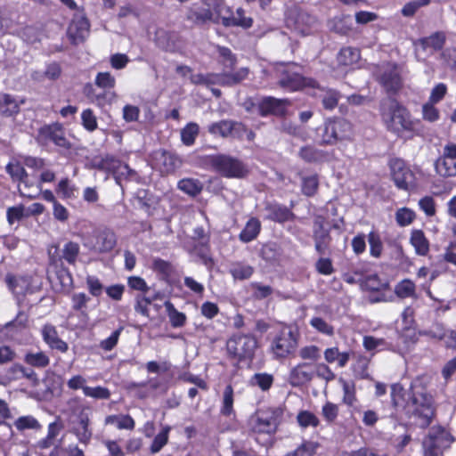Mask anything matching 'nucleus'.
<instances>
[{"instance_id": "obj_1", "label": "nucleus", "mask_w": 456, "mask_h": 456, "mask_svg": "<svg viewBox=\"0 0 456 456\" xmlns=\"http://www.w3.org/2000/svg\"><path fill=\"white\" fill-rule=\"evenodd\" d=\"M379 114L386 129L402 137L405 134L411 136L417 133L419 120H414L410 110L395 98L384 101L379 106Z\"/></svg>"}, {"instance_id": "obj_2", "label": "nucleus", "mask_w": 456, "mask_h": 456, "mask_svg": "<svg viewBox=\"0 0 456 456\" xmlns=\"http://www.w3.org/2000/svg\"><path fill=\"white\" fill-rule=\"evenodd\" d=\"M260 348V342L252 333H232L225 342V357L237 370L250 368Z\"/></svg>"}, {"instance_id": "obj_3", "label": "nucleus", "mask_w": 456, "mask_h": 456, "mask_svg": "<svg viewBox=\"0 0 456 456\" xmlns=\"http://www.w3.org/2000/svg\"><path fill=\"white\" fill-rule=\"evenodd\" d=\"M407 406L411 408L410 418L414 419L417 427L426 429L430 426L436 416V408L434 396L425 387L411 388Z\"/></svg>"}, {"instance_id": "obj_4", "label": "nucleus", "mask_w": 456, "mask_h": 456, "mask_svg": "<svg viewBox=\"0 0 456 456\" xmlns=\"http://www.w3.org/2000/svg\"><path fill=\"white\" fill-rule=\"evenodd\" d=\"M320 146H335L352 142L354 136L353 124L342 117H330L316 129Z\"/></svg>"}, {"instance_id": "obj_5", "label": "nucleus", "mask_w": 456, "mask_h": 456, "mask_svg": "<svg viewBox=\"0 0 456 456\" xmlns=\"http://www.w3.org/2000/svg\"><path fill=\"white\" fill-rule=\"evenodd\" d=\"M211 168L222 177L243 179L249 174L248 167L241 159L229 154H213L208 156Z\"/></svg>"}, {"instance_id": "obj_6", "label": "nucleus", "mask_w": 456, "mask_h": 456, "mask_svg": "<svg viewBox=\"0 0 456 456\" xmlns=\"http://www.w3.org/2000/svg\"><path fill=\"white\" fill-rule=\"evenodd\" d=\"M299 335L291 330H281L271 340L269 352L273 359L284 361L294 357L298 347Z\"/></svg>"}, {"instance_id": "obj_7", "label": "nucleus", "mask_w": 456, "mask_h": 456, "mask_svg": "<svg viewBox=\"0 0 456 456\" xmlns=\"http://www.w3.org/2000/svg\"><path fill=\"white\" fill-rule=\"evenodd\" d=\"M91 165L94 168L111 175L116 183L121 185L123 180H129L135 175V171L123 163L119 159L111 154L96 156L92 159Z\"/></svg>"}, {"instance_id": "obj_8", "label": "nucleus", "mask_w": 456, "mask_h": 456, "mask_svg": "<svg viewBox=\"0 0 456 456\" xmlns=\"http://www.w3.org/2000/svg\"><path fill=\"white\" fill-rule=\"evenodd\" d=\"M283 417V410L281 407H269L257 411L256 418L251 425L254 434L274 435Z\"/></svg>"}, {"instance_id": "obj_9", "label": "nucleus", "mask_w": 456, "mask_h": 456, "mask_svg": "<svg viewBox=\"0 0 456 456\" xmlns=\"http://www.w3.org/2000/svg\"><path fill=\"white\" fill-rule=\"evenodd\" d=\"M390 175L395 185L405 191L417 187V177L411 166L401 158H393L388 161Z\"/></svg>"}, {"instance_id": "obj_10", "label": "nucleus", "mask_w": 456, "mask_h": 456, "mask_svg": "<svg viewBox=\"0 0 456 456\" xmlns=\"http://www.w3.org/2000/svg\"><path fill=\"white\" fill-rule=\"evenodd\" d=\"M37 142L41 146H48L53 143L56 147L69 151L72 143L65 135V128L59 122L45 124L38 128L36 136Z\"/></svg>"}, {"instance_id": "obj_11", "label": "nucleus", "mask_w": 456, "mask_h": 456, "mask_svg": "<svg viewBox=\"0 0 456 456\" xmlns=\"http://www.w3.org/2000/svg\"><path fill=\"white\" fill-rule=\"evenodd\" d=\"M80 254V246L77 242L69 240L66 242L61 249V255L50 254L49 264L55 268H59L57 271L58 278L61 283L62 278L66 275L69 281L72 280L71 274L68 268L64 267L63 261H66L69 265H75Z\"/></svg>"}, {"instance_id": "obj_12", "label": "nucleus", "mask_w": 456, "mask_h": 456, "mask_svg": "<svg viewBox=\"0 0 456 456\" xmlns=\"http://www.w3.org/2000/svg\"><path fill=\"white\" fill-rule=\"evenodd\" d=\"M278 84L288 92H297L305 88H321L320 83L315 78L305 77L297 72H284Z\"/></svg>"}, {"instance_id": "obj_13", "label": "nucleus", "mask_w": 456, "mask_h": 456, "mask_svg": "<svg viewBox=\"0 0 456 456\" xmlns=\"http://www.w3.org/2000/svg\"><path fill=\"white\" fill-rule=\"evenodd\" d=\"M249 74L248 68H240L234 72L207 73L205 74L204 86H210L219 85L221 86H233L245 80Z\"/></svg>"}, {"instance_id": "obj_14", "label": "nucleus", "mask_w": 456, "mask_h": 456, "mask_svg": "<svg viewBox=\"0 0 456 456\" xmlns=\"http://www.w3.org/2000/svg\"><path fill=\"white\" fill-rule=\"evenodd\" d=\"M291 102L289 99H278L273 96H265L257 102V113L260 117L265 118L274 116L284 118L288 113V107Z\"/></svg>"}, {"instance_id": "obj_15", "label": "nucleus", "mask_w": 456, "mask_h": 456, "mask_svg": "<svg viewBox=\"0 0 456 456\" xmlns=\"http://www.w3.org/2000/svg\"><path fill=\"white\" fill-rule=\"evenodd\" d=\"M313 240L315 251L320 256L330 253L332 237L330 230L325 227V218L322 216H318L314 220Z\"/></svg>"}, {"instance_id": "obj_16", "label": "nucleus", "mask_w": 456, "mask_h": 456, "mask_svg": "<svg viewBox=\"0 0 456 456\" xmlns=\"http://www.w3.org/2000/svg\"><path fill=\"white\" fill-rule=\"evenodd\" d=\"M185 20L191 27L202 28L209 23H218V18L215 17L210 8L193 4L186 10Z\"/></svg>"}, {"instance_id": "obj_17", "label": "nucleus", "mask_w": 456, "mask_h": 456, "mask_svg": "<svg viewBox=\"0 0 456 456\" xmlns=\"http://www.w3.org/2000/svg\"><path fill=\"white\" fill-rule=\"evenodd\" d=\"M288 22L297 32L305 36L311 32L313 27L317 22V19L302 9H297L290 12L288 17Z\"/></svg>"}, {"instance_id": "obj_18", "label": "nucleus", "mask_w": 456, "mask_h": 456, "mask_svg": "<svg viewBox=\"0 0 456 456\" xmlns=\"http://www.w3.org/2000/svg\"><path fill=\"white\" fill-rule=\"evenodd\" d=\"M40 333L43 341L52 351L61 354H65L69 351V344L60 338L57 328L53 324H44Z\"/></svg>"}, {"instance_id": "obj_19", "label": "nucleus", "mask_w": 456, "mask_h": 456, "mask_svg": "<svg viewBox=\"0 0 456 456\" xmlns=\"http://www.w3.org/2000/svg\"><path fill=\"white\" fill-rule=\"evenodd\" d=\"M362 287L368 292L377 294V296L371 299L372 302L386 301V292L390 290L389 282L380 279L376 273L366 276L362 282Z\"/></svg>"}, {"instance_id": "obj_20", "label": "nucleus", "mask_w": 456, "mask_h": 456, "mask_svg": "<svg viewBox=\"0 0 456 456\" xmlns=\"http://www.w3.org/2000/svg\"><path fill=\"white\" fill-rule=\"evenodd\" d=\"M379 83L387 94H397L403 87V79L397 65L394 64L390 69L384 70L379 78Z\"/></svg>"}, {"instance_id": "obj_21", "label": "nucleus", "mask_w": 456, "mask_h": 456, "mask_svg": "<svg viewBox=\"0 0 456 456\" xmlns=\"http://www.w3.org/2000/svg\"><path fill=\"white\" fill-rule=\"evenodd\" d=\"M314 377V371L307 362L297 363L289 373L288 381L293 387H299L310 383Z\"/></svg>"}, {"instance_id": "obj_22", "label": "nucleus", "mask_w": 456, "mask_h": 456, "mask_svg": "<svg viewBox=\"0 0 456 456\" xmlns=\"http://www.w3.org/2000/svg\"><path fill=\"white\" fill-rule=\"evenodd\" d=\"M155 160L158 162L162 174H174L183 164L182 159L175 153L161 149L155 152Z\"/></svg>"}, {"instance_id": "obj_23", "label": "nucleus", "mask_w": 456, "mask_h": 456, "mask_svg": "<svg viewBox=\"0 0 456 456\" xmlns=\"http://www.w3.org/2000/svg\"><path fill=\"white\" fill-rule=\"evenodd\" d=\"M90 22L85 13L78 12L73 15V18L68 28L69 37L73 40H84L88 35Z\"/></svg>"}, {"instance_id": "obj_24", "label": "nucleus", "mask_w": 456, "mask_h": 456, "mask_svg": "<svg viewBox=\"0 0 456 456\" xmlns=\"http://www.w3.org/2000/svg\"><path fill=\"white\" fill-rule=\"evenodd\" d=\"M265 210L267 212V219L275 223L284 224L296 218L291 208L278 202H267Z\"/></svg>"}, {"instance_id": "obj_25", "label": "nucleus", "mask_w": 456, "mask_h": 456, "mask_svg": "<svg viewBox=\"0 0 456 456\" xmlns=\"http://www.w3.org/2000/svg\"><path fill=\"white\" fill-rule=\"evenodd\" d=\"M94 249L99 253L110 252L117 245L116 233L110 228L98 229L94 233Z\"/></svg>"}, {"instance_id": "obj_26", "label": "nucleus", "mask_w": 456, "mask_h": 456, "mask_svg": "<svg viewBox=\"0 0 456 456\" xmlns=\"http://www.w3.org/2000/svg\"><path fill=\"white\" fill-rule=\"evenodd\" d=\"M424 440L435 444L444 451L454 441L452 434L444 427L437 425L431 428Z\"/></svg>"}, {"instance_id": "obj_27", "label": "nucleus", "mask_w": 456, "mask_h": 456, "mask_svg": "<svg viewBox=\"0 0 456 456\" xmlns=\"http://www.w3.org/2000/svg\"><path fill=\"white\" fill-rule=\"evenodd\" d=\"M297 156L307 164H321L328 160V152L313 144L302 146L298 151Z\"/></svg>"}, {"instance_id": "obj_28", "label": "nucleus", "mask_w": 456, "mask_h": 456, "mask_svg": "<svg viewBox=\"0 0 456 456\" xmlns=\"http://www.w3.org/2000/svg\"><path fill=\"white\" fill-rule=\"evenodd\" d=\"M219 414L230 420L236 418V411L234 409V389L232 384H228L223 391Z\"/></svg>"}, {"instance_id": "obj_29", "label": "nucleus", "mask_w": 456, "mask_h": 456, "mask_svg": "<svg viewBox=\"0 0 456 456\" xmlns=\"http://www.w3.org/2000/svg\"><path fill=\"white\" fill-rule=\"evenodd\" d=\"M410 244L414 248L418 256H426L429 253V240L420 229H413L411 232Z\"/></svg>"}, {"instance_id": "obj_30", "label": "nucleus", "mask_w": 456, "mask_h": 456, "mask_svg": "<svg viewBox=\"0 0 456 456\" xmlns=\"http://www.w3.org/2000/svg\"><path fill=\"white\" fill-rule=\"evenodd\" d=\"M152 270L157 273L159 279L168 285H174L172 275L175 273L173 265L162 258H156L152 262Z\"/></svg>"}, {"instance_id": "obj_31", "label": "nucleus", "mask_w": 456, "mask_h": 456, "mask_svg": "<svg viewBox=\"0 0 456 456\" xmlns=\"http://www.w3.org/2000/svg\"><path fill=\"white\" fill-rule=\"evenodd\" d=\"M90 419L86 413L81 411L78 415L77 426L74 428V434L81 444H88L93 433L89 428Z\"/></svg>"}, {"instance_id": "obj_32", "label": "nucleus", "mask_w": 456, "mask_h": 456, "mask_svg": "<svg viewBox=\"0 0 456 456\" xmlns=\"http://www.w3.org/2000/svg\"><path fill=\"white\" fill-rule=\"evenodd\" d=\"M261 222L257 217H250L239 234V240L243 243H248L257 238L261 232Z\"/></svg>"}, {"instance_id": "obj_33", "label": "nucleus", "mask_w": 456, "mask_h": 456, "mask_svg": "<svg viewBox=\"0 0 456 456\" xmlns=\"http://www.w3.org/2000/svg\"><path fill=\"white\" fill-rule=\"evenodd\" d=\"M341 382L343 389L342 403L351 410L352 413L359 412L360 410L356 406L358 398L356 396V387L354 382H347L343 379H341Z\"/></svg>"}, {"instance_id": "obj_34", "label": "nucleus", "mask_w": 456, "mask_h": 456, "mask_svg": "<svg viewBox=\"0 0 456 456\" xmlns=\"http://www.w3.org/2000/svg\"><path fill=\"white\" fill-rule=\"evenodd\" d=\"M5 171L10 175L12 182L23 183L26 187L28 186V175L20 161L15 159L11 160L6 165Z\"/></svg>"}, {"instance_id": "obj_35", "label": "nucleus", "mask_w": 456, "mask_h": 456, "mask_svg": "<svg viewBox=\"0 0 456 456\" xmlns=\"http://www.w3.org/2000/svg\"><path fill=\"white\" fill-rule=\"evenodd\" d=\"M222 24L224 27H241L243 28H249L253 25V20L245 15V11L240 7L236 10V15L231 17H223Z\"/></svg>"}, {"instance_id": "obj_36", "label": "nucleus", "mask_w": 456, "mask_h": 456, "mask_svg": "<svg viewBox=\"0 0 456 456\" xmlns=\"http://www.w3.org/2000/svg\"><path fill=\"white\" fill-rule=\"evenodd\" d=\"M446 37L443 31H436L429 37L419 39V44L423 50L431 49L435 52L442 50L445 45Z\"/></svg>"}, {"instance_id": "obj_37", "label": "nucleus", "mask_w": 456, "mask_h": 456, "mask_svg": "<svg viewBox=\"0 0 456 456\" xmlns=\"http://www.w3.org/2000/svg\"><path fill=\"white\" fill-rule=\"evenodd\" d=\"M168 316L170 325L173 328H182L186 324L187 316L184 313L178 311L175 305L168 299L163 304Z\"/></svg>"}, {"instance_id": "obj_38", "label": "nucleus", "mask_w": 456, "mask_h": 456, "mask_svg": "<svg viewBox=\"0 0 456 456\" xmlns=\"http://www.w3.org/2000/svg\"><path fill=\"white\" fill-rule=\"evenodd\" d=\"M435 169L443 177L456 176V159L441 156L435 162Z\"/></svg>"}, {"instance_id": "obj_39", "label": "nucleus", "mask_w": 456, "mask_h": 456, "mask_svg": "<svg viewBox=\"0 0 456 456\" xmlns=\"http://www.w3.org/2000/svg\"><path fill=\"white\" fill-rule=\"evenodd\" d=\"M105 425H115L118 429L134 430V419L129 414H112L105 418Z\"/></svg>"}, {"instance_id": "obj_40", "label": "nucleus", "mask_w": 456, "mask_h": 456, "mask_svg": "<svg viewBox=\"0 0 456 456\" xmlns=\"http://www.w3.org/2000/svg\"><path fill=\"white\" fill-rule=\"evenodd\" d=\"M323 355L327 363H333L337 362L339 368H344L350 359V353L339 352L338 346L326 348Z\"/></svg>"}, {"instance_id": "obj_41", "label": "nucleus", "mask_w": 456, "mask_h": 456, "mask_svg": "<svg viewBox=\"0 0 456 456\" xmlns=\"http://www.w3.org/2000/svg\"><path fill=\"white\" fill-rule=\"evenodd\" d=\"M259 255L265 262L275 264L278 263L281 258V250L276 242L269 241L263 244Z\"/></svg>"}, {"instance_id": "obj_42", "label": "nucleus", "mask_w": 456, "mask_h": 456, "mask_svg": "<svg viewBox=\"0 0 456 456\" xmlns=\"http://www.w3.org/2000/svg\"><path fill=\"white\" fill-rule=\"evenodd\" d=\"M367 240L370 247V256L373 258H380L384 250V243L379 232L371 230L367 234Z\"/></svg>"}, {"instance_id": "obj_43", "label": "nucleus", "mask_w": 456, "mask_h": 456, "mask_svg": "<svg viewBox=\"0 0 456 456\" xmlns=\"http://www.w3.org/2000/svg\"><path fill=\"white\" fill-rule=\"evenodd\" d=\"M254 267L244 262L232 264L229 273L234 280L243 281L249 279L254 273Z\"/></svg>"}, {"instance_id": "obj_44", "label": "nucleus", "mask_w": 456, "mask_h": 456, "mask_svg": "<svg viewBox=\"0 0 456 456\" xmlns=\"http://www.w3.org/2000/svg\"><path fill=\"white\" fill-rule=\"evenodd\" d=\"M56 193L62 200H71L76 198L77 187L69 180V177L61 178L55 188Z\"/></svg>"}, {"instance_id": "obj_45", "label": "nucleus", "mask_w": 456, "mask_h": 456, "mask_svg": "<svg viewBox=\"0 0 456 456\" xmlns=\"http://www.w3.org/2000/svg\"><path fill=\"white\" fill-rule=\"evenodd\" d=\"M274 377L271 373L257 372L255 373L249 379V384L252 387L260 388L263 392H267L273 387Z\"/></svg>"}, {"instance_id": "obj_46", "label": "nucleus", "mask_w": 456, "mask_h": 456, "mask_svg": "<svg viewBox=\"0 0 456 456\" xmlns=\"http://www.w3.org/2000/svg\"><path fill=\"white\" fill-rule=\"evenodd\" d=\"M24 362L31 367L44 369L50 364V358L43 351L37 353L28 352L24 356Z\"/></svg>"}, {"instance_id": "obj_47", "label": "nucleus", "mask_w": 456, "mask_h": 456, "mask_svg": "<svg viewBox=\"0 0 456 456\" xmlns=\"http://www.w3.org/2000/svg\"><path fill=\"white\" fill-rule=\"evenodd\" d=\"M177 188L183 192L195 197L201 192L203 186L198 179L183 178L178 182Z\"/></svg>"}, {"instance_id": "obj_48", "label": "nucleus", "mask_w": 456, "mask_h": 456, "mask_svg": "<svg viewBox=\"0 0 456 456\" xmlns=\"http://www.w3.org/2000/svg\"><path fill=\"white\" fill-rule=\"evenodd\" d=\"M360 59V51L357 48L347 46L340 49L338 54V61L343 66H350Z\"/></svg>"}, {"instance_id": "obj_49", "label": "nucleus", "mask_w": 456, "mask_h": 456, "mask_svg": "<svg viewBox=\"0 0 456 456\" xmlns=\"http://www.w3.org/2000/svg\"><path fill=\"white\" fill-rule=\"evenodd\" d=\"M395 294L402 299L416 297V285L410 279H403L395 287Z\"/></svg>"}, {"instance_id": "obj_50", "label": "nucleus", "mask_w": 456, "mask_h": 456, "mask_svg": "<svg viewBox=\"0 0 456 456\" xmlns=\"http://www.w3.org/2000/svg\"><path fill=\"white\" fill-rule=\"evenodd\" d=\"M200 134V126L195 122H189L181 130V141L185 146H191L195 143Z\"/></svg>"}, {"instance_id": "obj_51", "label": "nucleus", "mask_w": 456, "mask_h": 456, "mask_svg": "<svg viewBox=\"0 0 456 456\" xmlns=\"http://www.w3.org/2000/svg\"><path fill=\"white\" fill-rule=\"evenodd\" d=\"M319 189L318 175H312L302 177L301 192L306 197H314Z\"/></svg>"}, {"instance_id": "obj_52", "label": "nucleus", "mask_w": 456, "mask_h": 456, "mask_svg": "<svg viewBox=\"0 0 456 456\" xmlns=\"http://www.w3.org/2000/svg\"><path fill=\"white\" fill-rule=\"evenodd\" d=\"M331 31L342 35L346 36L350 33L352 30V25L349 22V16L348 15H343L340 17H335L330 21Z\"/></svg>"}, {"instance_id": "obj_53", "label": "nucleus", "mask_w": 456, "mask_h": 456, "mask_svg": "<svg viewBox=\"0 0 456 456\" xmlns=\"http://www.w3.org/2000/svg\"><path fill=\"white\" fill-rule=\"evenodd\" d=\"M219 56L223 59L221 61V64L224 67V69H227V72H233L232 70L235 68L237 63V58L234 53L231 51L230 48L225 46H221L218 48Z\"/></svg>"}, {"instance_id": "obj_54", "label": "nucleus", "mask_w": 456, "mask_h": 456, "mask_svg": "<svg viewBox=\"0 0 456 456\" xmlns=\"http://www.w3.org/2000/svg\"><path fill=\"white\" fill-rule=\"evenodd\" d=\"M232 120L223 119L218 122L212 123L208 126V132L215 135H220L223 138L231 136Z\"/></svg>"}, {"instance_id": "obj_55", "label": "nucleus", "mask_w": 456, "mask_h": 456, "mask_svg": "<svg viewBox=\"0 0 456 456\" xmlns=\"http://www.w3.org/2000/svg\"><path fill=\"white\" fill-rule=\"evenodd\" d=\"M298 355L305 362H316L321 359V348L316 345H307L299 349Z\"/></svg>"}, {"instance_id": "obj_56", "label": "nucleus", "mask_w": 456, "mask_h": 456, "mask_svg": "<svg viewBox=\"0 0 456 456\" xmlns=\"http://www.w3.org/2000/svg\"><path fill=\"white\" fill-rule=\"evenodd\" d=\"M297 421L301 428L313 427L316 428L320 424V420L317 416L306 410L300 411L297 415Z\"/></svg>"}, {"instance_id": "obj_57", "label": "nucleus", "mask_w": 456, "mask_h": 456, "mask_svg": "<svg viewBox=\"0 0 456 456\" xmlns=\"http://www.w3.org/2000/svg\"><path fill=\"white\" fill-rule=\"evenodd\" d=\"M416 218L415 212L406 207L397 209L395 212V221L401 227L410 225Z\"/></svg>"}, {"instance_id": "obj_58", "label": "nucleus", "mask_w": 456, "mask_h": 456, "mask_svg": "<svg viewBox=\"0 0 456 456\" xmlns=\"http://www.w3.org/2000/svg\"><path fill=\"white\" fill-rule=\"evenodd\" d=\"M431 3V0H413L406 3L401 9V13L403 17H413L417 12Z\"/></svg>"}, {"instance_id": "obj_59", "label": "nucleus", "mask_w": 456, "mask_h": 456, "mask_svg": "<svg viewBox=\"0 0 456 456\" xmlns=\"http://www.w3.org/2000/svg\"><path fill=\"white\" fill-rule=\"evenodd\" d=\"M341 94L338 90L327 89L322 99V107L327 110H333L338 104Z\"/></svg>"}, {"instance_id": "obj_60", "label": "nucleus", "mask_w": 456, "mask_h": 456, "mask_svg": "<svg viewBox=\"0 0 456 456\" xmlns=\"http://www.w3.org/2000/svg\"><path fill=\"white\" fill-rule=\"evenodd\" d=\"M90 297L85 292L74 293L71 296V307L77 313L86 314Z\"/></svg>"}, {"instance_id": "obj_61", "label": "nucleus", "mask_w": 456, "mask_h": 456, "mask_svg": "<svg viewBox=\"0 0 456 456\" xmlns=\"http://www.w3.org/2000/svg\"><path fill=\"white\" fill-rule=\"evenodd\" d=\"M169 432L170 428L165 427L158 435L155 436L150 446V451L151 453H157L160 452L161 449L167 444Z\"/></svg>"}, {"instance_id": "obj_62", "label": "nucleus", "mask_w": 456, "mask_h": 456, "mask_svg": "<svg viewBox=\"0 0 456 456\" xmlns=\"http://www.w3.org/2000/svg\"><path fill=\"white\" fill-rule=\"evenodd\" d=\"M83 393L86 396L92 397L97 400H108L111 395V393L109 388L101 386H97L94 387L87 386L86 387H83Z\"/></svg>"}, {"instance_id": "obj_63", "label": "nucleus", "mask_w": 456, "mask_h": 456, "mask_svg": "<svg viewBox=\"0 0 456 456\" xmlns=\"http://www.w3.org/2000/svg\"><path fill=\"white\" fill-rule=\"evenodd\" d=\"M81 124L88 132H94L98 128L97 118L92 109H86L81 113Z\"/></svg>"}, {"instance_id": "obj_64", "label": "nucleus", "mask_w": 456, "mask_h": 456, "mask_svg": "<svg viewBox=\"0 0 456 456\" xmlns=\"http://www.w3.org/2000/svg\"><path fill=\"white\" fill-rule=\"evenodd\" d=\"M316 446L309 441L303 442L296 450L285 456H314Z\"/></svg>"}]
</instances>
